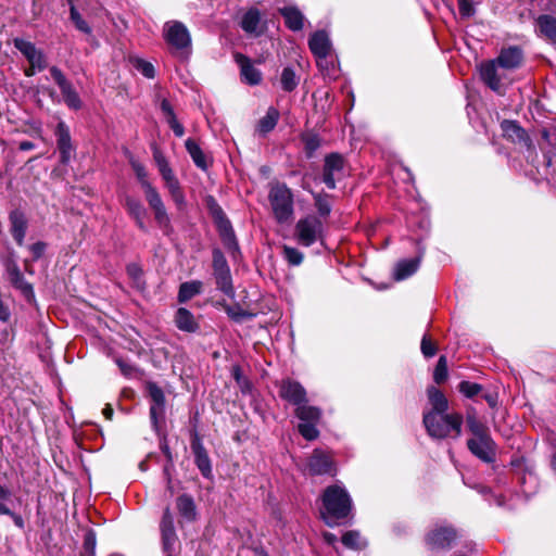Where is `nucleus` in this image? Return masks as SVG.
<instances>
[{
  "label": "nucleus",
  "mask_w": 556,
  "mask_h": 556,
  "mask_svg": "<svg viewBox=\"0 0 556 556\" xmlns=\"http://www.w3.org/2000/svg\"><path fill=\"white\" fill-rule=\"evenodd\" d=\"M321 503L320 515L330 527L337 520L346 518L353 507L350 494L344 486L338 484L326 488L321 496Z\"/></svg>",
  "instance_id": "obj_1"
},
{
  "label": "nucleus",
  "mask_w": 556,
  "mask_h": 556,
  "mask_svg": "<svg viewBox=\"0 0 556 556\" xmlns=\"http://www.w3.org/2000/svg\"><path fill=\"white\" fill-rule=\"evenodd\" d=\"M424 425L433 438L444 439L450 435L458 438L462 433L463 416L458 413L444 415L427 413L424 416Z\"/></svg>",
  "instance_id": "obj_2"
},
{
  "label": "nucleus",
  "mask_w": 556,
  "mask_h": 556,
  "mask_svg": "<svg viewBox=\"0 0 556 556\" xmlns=\"http://www.w3.org/2000/svg\"><path fill=\"white\" fill-rule=\"evenodd\" d=\"M163 37L173 53L188 56L191 53V35L187 26L179 21H168L163 26Z\"/></svg>",
  "instance_id": "obj_3"
},
{
  "label": "nucleus",
  "mask_w": 556,
  "mask_h": 556,
  "mask_svg": "<svg viewBox=\"0 0 556 556\" xmlns=\"http://www.w3.org/2000/svg\"><path fill=\"white\" fill-rule=\"evenodd\" d=\"M273 214L279 224L288 223L293 217V194L285 184H277L269 191Z\"/></svg>",
  "instance_id": "obj_4"
},
{
  "label": "nucleus",
  "mask_w": 556,
  "mask_h": 556,
  "mask_svg": "<svg viewBox=\"0 0 556 556\" xmlns=\"http://www.w3.org/2000/svg\"><path fill=\"white\" fill-rule=\"evenodd\" d=\"M294 239L303 247H311L324 239V225L319 217L307 215L300 218L294 227Z\"/></svg>",
  "instance_id": "obj_5"
},
{
  "label": "nucleus",
  "mask_w": 556,
  "mask_h": 556,
  "mask_svg": "<svg viewBox=\"0 0 556 556\" xmlns=\"http://www.w3.org/2000/svg\"><path fill=\"white\" fill-rule=\"evenodd\" d=\"M457 539L456 530L451 526H438L426 535V544L431 552L448 551Z\"/></svg>",
  "instance_id": "obj_6"
},
{
  "label": "nucleus",
  "mask_w": 556,
  "mask_h": 556,
  "mask_svg": "<svg viewBox=\"0 0 556 556\" xmlns=\"http://www.w3.org/2000/svg\"><path fill=\"white\" fill-rule=\"evenodd\" d=\"M467 447L476 457L484 463H492L495 459L496 445L489 433L469 439Z\"/></svg>",
  "instance_id": "obj_7"
},
{
  "label": "nucleus",
  "mask_w": 556,
  "mask_h": 556,
  "mask_svg": "<svg viewBox=\"0 0 556 556\" xmlns=\"http://www.w3.org/2000/svg\"><path fill=\"white\" fill-rule=\"evenodd\" d=\"M50 73L55 84L59 86L66 105L70 109L79 110L81 108V100L71 81L67 80L62 71L56 66H52Z\"/></svg>",
  "instance_id": "obj_8"
},
{
  "label": "nucleus",
  "mask_w": 556,
  "mask_h": 556,
  "mask_svg": "<svg viewBox=\"0 0 556 556\" xmlns=\"http://www.w3.org/2000/svg\"><path fill=\"white\" fill-rule=\"evenodd\" d=\"M213 269L218 289L230 294L232 292L230 269L225 256L218 250L213 252Z\"/></svg>",
  "instance_id": "obj_9"
},
{
  "label": "nucleus",
  "mask_w": 556,
  "mask_h": 556,
  "mask_svg": "<svg viewBox=\"0 0 556 556\" xmlns=\"http://www.w3.org/2000/svg\"><path fill=\"white\" fill-rule=\"evenodd\" d=\"M344 159L339 153L326 155L323 168V181L329 189L336 188V180L343 175Z\"/></svg>",
  "instance_id": "obj_10"
},
{
  "label": "nucleus",
  "mask_w": 556,
  "mask_h": 556,
  "mask_svg": "<svg viewBox=\"0 0 556 556\" xmlns=\"http://www.w3.org/2000/svg\"><path fill=\"white\" fill-rule=\"evenodd\" d=\"M480 77L482 81L493 91L498 94L504 93V88L502 84V79L504 74L501 72V66L494 60L481 63L480 67Z\"/></svg>",
  "instance_id": "obj_11"
},
{
  "label": "nucleus",
  "mask_w": 556,
  "mask_h": 556,
  "mask_svg": "<svg viewBox=\"0 0 556 556\" xmlns=\"http://www.w3.org/2000/svg\"><path fill=\"white\" fill-rule=\"evenodd\" d=\"M307 470L313 476L332 475L334 469L331 456L321 450H315L307 460Z\"/></svg>",
  "instance_id": "obj_12"
},
{
  "label": "nucleus",
  "mask_w": 556,
  "mask_h": 556,
  "mask_svg": "<svg viewBox=\"0 0 556 556\" xmlns=\"http://www.w3.org/2000/svg\"><path fill=\"white\" fill-rule=\"evenodd\" d=\"M279 395L281 399L298 406L306 402V391L301 383L291 379H285L279 387Z\"/></svg>",
  "instance_id": "obj_13"
},
{
  "label": "nucleus",
  "mask_w": 556,
  "mask_h": 556,
  "mask_svg": "<svg viewBox=\"0 0 556 556\" xmlns=\"http://www.w3.org/2000/svg\"><path fill=\"white\" fill-rule=\"evenodd\" d=\"M308 46L312 53L317 58V65L321 67L331 49L327 33L324 30L314 33L308 40Z\"/></svg>",
  "instance_id": "obj_14"
},
{
  "label": "nucleus",
  "mask_w": 556,
  "mask_h": 556,
  "mask_svg": "<svg viewBox=\"0 0 556 556\" xmlns=\"http://www.w3.org/2000/svg\"><path fill=\"white\" fill-rule=\"evenodd\" d=\"M58 149L61 155V162L67 164L74 153L71 134L67 125L64 122H59L55 128Z\"/></svg>",
  "instance_id": "obj_15"
},
{
  "label": "nucleus",
  "mask_w": 556,
  "mask_h": 556,
  "mask_svg": "<svg viewBox=\"0 0 556 556\" xmlns=\"http://www.w3.org/2000/svg\"><path fill=\"white\" fill-rule=\"evenodd\" d=\"M233 58L240 67V74L243 81L251 86L258 85L262 81V73L252 64L251 60L247 55L237 52Z\"/></svg>",
  "instance_id": "obj_16"
},
{
  "label": "nucleus",
  "mask_w": 556,
  "mask_h": 556,
  "mask_svg": "<svg viewBox=\"0 0 556 556\" xmlns=\"http://www.w3.org/2000/svg\"><path fill=\"white\" fill-rule=\"evenodd\" d=\"M160 529L162 534L163 547L166 552H170L177 541V535L174 527V517L169 507L164 509Z\"/></svg>",
  "instance_id": "obj_17"
},
{
  "label": "nucleus",
  "mask_w": 556,
  "mask_h": 556,
  "mask_svg": "<svg viewBox=\"0 0 556 556\" xmlns=\"http://www.w3.org/2000/svg\"><path fill=\"white\" fill-rule=\"evenodd\" d=\"M191 450L194 455V463H195L197 467L199 468V470L201 471V473L205 478L211 477V475H212L211 460H210L208 454H207L205 447L203 446L202 441L198 434H194V437L191 441Z\"/></svg>",
  "instance_id": "obj_18"
},
{
  "label": "nucleus",
  "mask_w": 556,
  "mask_h": 556,
  "mask_svg": "<svg viewBox=\"0 0 556 556\" xmlns=\"http://www.w3.org/2000/svg\"><path fill=\"white\" fill-rule=\"evenodd\" d=\"M495 61L502 70H515L521 65L523 52L516 46L503 48Z\"/></svg>",
  "instance_id": "obj_19"
},
{
  "label": "nucleus",
  "mask_w": 556,
  "mask_h": 556,
  "mask_svg": "<svg viewBox=\"0 0 556 556\" xmlns=\"http://www.w3.org/2000/svg\"><path fill=\"white\" fill-rule=\"evenodd\" d=\"M535 31L545 40L556 43V17L549 14H542L535 20Z\"/></svg>",
  "instance_id": "obj_20"
},
{
  "label": "nucleus",
  "mask_w": 556,
  "mask_h": 556,
  "mask_svg": "<svg viewBox=\"0 0 556 556\" xmlns=\"http://www.w3.org/2000/svg\"><path fill=\"white\" fill-rule=\"evenodd\" d=\"M212 213H213L219 235L223 238V240L229 245L235 244L236 238H235L233 229L231 227L229 219L224 214L223 210L218 205L215 204V206L212 208Z\"/></svg>",
  "instance_id": "obj_21"
},
{
  "label": "nucleus",
  "mask_w": 556,
  "mask_h": 556,
  "mask_svg": "<svg viewBox=\"0 0 556 556\" xmlns=\"http://www.w3.org/2000/svg\"><path fill=\"white\" fill-rule=\"evenodd\" d=\"M240 26L247 34L260 36L263 31L261 27V12L256 8L249 9L242 15Z\"/></svg>",
  "instance_id": "obj_22"
},
{
  "label": "nucleus",
  "mask_w": 556,
  "mask_h": 556,
  "mask_svg": "<svg viewBox=\"0 0 556 556\" xmlns=\"http://www.w3.org/2000/svg\"><path fill=\"white\" fill-rule=\"evenodd\" d=\"M502 130L514 142L530 144V138L526 130L515 121L505 119L501 124Z\"/></svg>",
  "instance_id": "obj_23"
},
{
  "label": "nucleus",
  "mask_w": 556,
  "mask_h": 556,
  "mask_svg": "<svg viewBox=\"0 0 556 556\" xmlns=\"http://www.w3.org/2000/svg\"><path fill=\"white\" fill-rule=\"evenodd\" d=\"M11 233L18 245H23L27 229V220L21 211H13L10 214Z\"/></svg>",
  "instance_id": "obj_24"
},
{
  "label": "nucleus",
  "mask_w": 556,
  "mask_h": 556,
  "mask_svg": "<svg viewBox=\"0 0 556 556\" xmlns=\"http://www.w3.org/2000/svg\"><path fill=\"white\" fill-rule=\"evenodd\" d=\"M176 508L184 520L188 522L195 521L198 514L192 496L188 494L179 495L176 500Z\"/></svg>",
  "instance_id": "obj_25"
},
{
  "label": "nucleus",
  "mask_w": 556,
  "mask_h": 556,
  "mask_svg": "<svg viewBox=\"0 0 556 556\" xmlns=\"http://www.w3.org/2000/svg\"><path fill=\"white\" fill-rule=\"evenodd\" d=\"M125 207L128 214L135 219L137 226L142 230L147 231V226L144 223V218L147 216V211L141 202L132 197H126L125 199Z\"/></svg>",
  "instance_id": "obj_26"
},
{
  "label": "nucleus",
  "mask_w": 556,
  "mask_h": 556,
  "mask_svg": "<svg viewBox=\"0 0 556 556\" xmlns=\"http://www.w3.org/2000/svg\"><path fill=\"white\" fill-rule=\"evenodd\" d=\"M175 324L179 330L186 332H194L199 328L192 313L184 307L178 308L176 312Z\"/></svg>",
  "instance_id": "obj_27"
},
{
  "label": "nucleus",
  "mask_w": 556,
  "mask_h": 556,
  "mask_svg": "<svg viewBox=\"0 0 556 556\" xmlns=\"http://www.w3.org/2000/svg\"><path fill=\"white\" fill-rule=\"evenodd\" d=\"M429 402L432 406L430 413H438L440 415L447 414L448 401L446 396L435 387H430L427 390Z\"/></svg>",
  "instance_id": "obj_28"
},
{
  "label": "nucleus",
  "mask_w": 556,
  "mask_h": 556,
  "mask_svg": "<svg viewBox=\"0 0 556 556\" xmlns=\"http://www.w3.org/2000/svg\"><path fill=\"white\" fill-rule=\"evenodd\" d=\"M280 14L285 18L287 27L293 31L301 30L303 28V14L294 7H286L279 10Z\"/></svg>",
  "instance_id": "obj_29"
},
{
  "label": "nucleus",
  "mask_w": 556,
  "mask_h": 556,
  "mask_svg": "<svg viewBox=\"0 0 556 556\" xmlns=\"http://www.w3.org/2000/svg\"><path fill=\"white\" fill-rule=\"evenodd\" d=\"M420 264V256L412 260H404L396 264L394 269L395 280H404L412 276L418 269Z\"/></svg>",
  "instance_id": "obj_30"
},
{
  "label": "nucleus",
  "mask_w": 556,
  "mask_h": 556,
  "mask_svg": "<svg viewBox=\"0 0 556 556\" xmlns=\"http://www.w3.org/2000/svg\"><path fill=\"white\" fill-rule=\"evenodd\" d=\"M8 274L11 283L16 289H20L26 295L33 294V287L24 279V276L16 264L8 266Z\"/></svg>",
  "instance_id": "obj_31"
},
{
  "label": "nucleus",
  "mask_w": 556,
  "mask_h": 556,
  "mask_svg": "<svg viewBox=\"0 0 556 556\" xmlns=\"http://www.w3.org/2000/svg\"><path fill=\"white\" fill-rule=\"evenodd\" d=\"M203 283L199 280L182 282L178 291V302L186 303L202 291Z\"/></svg>",
  "instance_id": "obj_32"
},
{
  "label": "nucleus",
  "mask_w": 556,
  "mask_h": 556,
  "mask_svg": "<svg viewBox=\"0 0 556 556\" xmlns=\"http://www.w3.org/2000/svg\"><path fill=\"white\" fill-rule=\"evenodd\" d=\"M185 146L194 164L201 169H206L208 162L200 146L190 138L186 140Z\"/></svg>",
  "instance_id": "obj_33"
},
{
  "label": "nucleus",
  "mask_w": 556,
  "mask_h": 556,
  "mask_svg": "<svg viewBox=\"0 0 556 556\" xmlns=\"http://www.w3.org/2000/svg\"><path fill=\"white\" fill-rule=\"evenodd\" d=\"M278 119H279L278 110H276L275 108H269L266 112V115L260 119L256 130L261 135H266L276 127Z\"/></svg>",
  "instance_id": "obj_34"
},
{
  "label": "nucleus",
  "mask_w": 556,
  "mask_h": 556,
  "mask_svg": "<svg viewBox=\"0 0 556 556\" xmlns=\"http://www.w3.org/2000/svg\"><path fill=\"white\" fill-rule=\"evenodd\" d=\"M295 415L303 422H318L321 416L319 408L309 406L306 402L296 406Z\"/></svg>",
  "instance_id": "obj_35"
},
{
  "label": "nucleus",
  "mask_w": 556,
  "mask_h": 556,
  "mask_svg": "<svg viewBox=\"0 0 556 556\" xmlns=\"http://www.w3.org/2000/svg\"><path fill=\"white\" fill-rule=\"evenodd\" d=\"M343 545L351 549H363L367 546V541L356 530L346 531L341 539Z\"/></svg>",
  "instance_id": "obj_36"
},
{
  "label": "nucleus",
  "mask_w": 556,
  "mask_h": 556,
  "mask_svg": "<svg viewBox=\"0 0 556 556\" xmlns=\"http://www.w3.org/2000/svg\"><path fill=\"white\" fill-rule=\"evenodd\" d=\"M466 422L469 431L473 434V438L489 433L488 427L483 422L478 420L476 412L473 409L467 412Z\"/></svg>",
  "instance_id": "obj_37"
},
{
  "label": "nucleus",
  "mask_w": 556,
  "mask_h": 556,
  "mask_svg": "<svg viewBox=\"0 0 556 556\" xmlns=\"http://www.w3.org/2000/svg\"><path fill=\"white\" fill-rule=\"evenodd\" d=\"M280 84L281 88L287 92H291L298 87L299 77L292 67L287 66L282 70Z\"/></svg>",
  "instance_id": "obj_38"
},
{
  "label": "nucleus",
  "mask_w": 556,
  "mask_h": 556,
  "mask_svg": "<svg viewBox=\"0 0 556 556\" xmlns=\"http://www.w3.org/2000/svg\"><path fill=\"white\" fill-rule=\"evenodd\" d=\"M165 186L177 207L181 210L186 205V200L178 179L168 181Z\"/></svg>",
  "instance_id": "obj_39"
},
{
  "label": "nucleus",
  "mask_w": 556,
  "mask_h": 556,
  "mask_svg": "<svg viewBox=\"0 0 556 556\" xmlns=\"http://www.w3.org/2000/svg\"><path fill=\"white\" fill-rule=\"evenodd\" d=\"M307 157H312L320 147V139L316 134L305 132L301 136Z\"/></svg>",
  "instance_id": "obj_40"
},
{
  "label": "nucleus",
  "mask_w": 556,
  "mask_h": 556,
  "mask_svg": "<svg viewBox=\"0 0 556 556\" xmlns=\"http://www.w3.org/2000/svg\"><path fill=\"white\" fill-rule=\"evenodd\" d=\"M315 207L320 217H327L331 212V204L328 195L324 193L314 194Z\"/></svg>",
  "instance_id": "obj_41"
},
{
  "label": "nucleus",
  "mask_w": 556,
  "mask_h": 556,
  "mask_svg": "<svg viewBox=\"0 0 556 556\" xmlns=\"http://www.w3.org/2000/svg\"><path fill=\"white\" fill-rule=\"evenodd\" d=\"M71 13V21L74 23L75 27L87 35H91V27L88 25V23L83 18V16L79 14V12L76 10V8L71 4L70 8Z\"/></svg>",
  "instance_id": "obj_42"
},
{
  "label": "nucleus",
  "mask_w": 556,
  "mask_h": 556,
  "mask_svg": "<svg viewBox=\"0 0 556 556\" xmlns=\"http://www.w3.org/2000/svg\"><path fill=\"white\" fill-rule=\"evenodd\" d=\"M283 257L292 266H299L304 258L303 253L296 248L285 245L282 249Z\"/></svg>",
  "instance_id": "obj_43"
},
{
  "label": "nucleus",
  "mask_w": 556,
  "mask_h": 556,
  "mask_svg": "<svg viewBox=\"0 0 556 556\" xmlns=\"http://www.w3.org/2000/svg\"><path fill=\"white\" fill-rule=\"evenodd\" d=\"M143 191H144L146 200L152 210L164 205L160 193L151 184H147Z\"/></svg>",
  "instance_id": "obj_44"
},
{
  "label": "nucleus",
  "mask_w": 556,
  "mask_h": 556,
  "mask_svg": "<svg viewBox=\"0 0 556 556\" xmlns=\"http://www.w3.org/2000/svg\"><path fill=\"white\" fill-rule=\"evenodd\" d=\"M447 379V359L444 355L440 356L433 371V380L440 384Z\"/></svg>",
  "instance_id": "obj_45"
},
{
  "label": "nucleus",
  "mask_w": 556,
  "mask_h": 556,
  "mask_svg": "<svg viewBox=\"0 0 556 556\" xmlns=\"http://www.w3.org/2000/svg\"><path fill=\"white\" fill-rule=\"evenodd\" d=\"M165 405H151L150 418L154 430L159 431L160 425L164 421Z\"/></svg>",
  "instance_id": "obj_46"
},
{
  "label": "nucleus",
  "mask_w": 556,
  "mask_h": 556,
  "mask_svg": "<svg viewBox=\"0 0 556 556\" xmlns=\"http://www.w3.org/2000/svg\"><path fill=\"white\" fill-rule=\"evenodd\" d=\"M154 218L157 225L165 231L170 229V219L166 212L165 205L153 208Z\"/></svg>",
  "instance_id": "obj_47"
},
{
  "label": "nucleus",
  "mask_w": 556,
  "mask_h": 556,
  "mask_svg": "<svg viewBox=\"0 0 556 556\" xmlns=\"http://www.w3.org/2000/svg\"><path fill=\"white\" fill-rule=\"evenodd\" d=\"M316 424L317 422H301L298 427L299 432L304 439L313 441L317 439L319 434V431L316 428Z\"/></svg>",
  "instance_id": "obj_48"
},
{
  "label": "nucleus",
  "mask_w": 556,
  "mask_h": 556,
  "mask_svg": "<svg viewBox=\"0 0 556 556\" xmlns=\"http://www.w3.org/2000/svg\"><path fill=\"white\" fill-rule=\"evenodd\" d=\"M458 390L466 397L471 399L481 392L482 387L479 383L462 381L458 386Z\"/></svg>",
  "instance_id": "obj_49"
},
{
  "label": "nucleus",
  "mask_w": 556,
  "mask_h": 556,
  "mask_svg": "<svg viewBox=\"0 0 556 556\" xmlns=\"http://www.w3.org/2000/svg\"><path fill=\"white\" fill-rule=\"evenodd\" d=\"M148 390L152 400V405H165V395L160 387L155 383H149Z\"/></svg>",
  "instance_id": "obj_50"
},
{
  "label": "nucleus",
  "mask_w": 556,
  "mask_h": 556,
  "mask_svg": "<svg viewBox=\"0 0 556 556\" xmlns=\"http://www.w3.org/2000/svg\"><path fill=\"white\" fill-rule=\"evenodd\" d=\"M231 375L243 392L250 390V388H251L250 382L243 376L240 366H238V365L233 366L231 369Z\"/></svg>",
  "instance_id": "obj_51"
},
{
  "label": "nucleus",
  "mask_w": 556,
  "mask_h": 556,
  "mask_svg": "<svg viewBox=\"0 0 556 556\" xmlns=\"http://www.w3.org/2000/svg\"><path fill=\"white\" fill-rule=\"evenodd\" d=\"M15 47L25 55L26 59L31 58V55L38 50L34 43L23 40L15 39Z\"/></svg>",
  "instance_id": "obj_52"
},
{
  "label": "nucleus",
  "mask_w": 556,
  "mask_h": 556,
  "mask_svg": "<svg viewBox=\"0 0 556 556\" xmlns=\"http://www.w3.org/2000/svg\"><path fill=\"white\" fill-rule=\"evenodd\" d=\"M457 5L462 18H469L476 13V9L470 0H457Z\"/></svg>",
  "instance_id": "obj_53"
},
{
  "label": "nucleus",
  "mask_w": 556,
  "mask_h": 556,
  "mask_svg": "<svg viewBox=\"0 0 556 556\" xmlns=\"http://www.w3.org/2000/svg\"><path fill=\"white\" fill-rule=\"evenodd\" d=\"M131 166H132V169L140 182L142 189H144L147 184H150V181L148 180V174H147L144 166L141 163L136 162V161L131 162Z\"/></svg>",
  "instance_id": "obj_54"
},
{
  "label": "nucleus",
  "mask_w": 556,
  "mask_h": 556,
  "mask_svg": "<svg viewBox=\"0 0 556 556\" xmlns=\"http://www.w3.org/2000/svg\"><path fill=\"white\" fill-rule=\"evenodd\" d=\"M136 68L147 78H153L155 75L154 66L144 60H138Z\"/></svg>",
  "instance_id": "obj_55"
},
{
  "label": "nucleus",
  "mask_w": 556,
  "mask_h": 556,
  "mask_svg": "<svg viewBox=\"0 0 556 556\" xmlns=\"http://www.w3.org/2000/svg\"><path fill=\"white\" fill-rule=\"evenodd\" d=\"M420 349H421L422 354L426 357H432L437 353V348H435L434 343H432V341L429 339L428 336L422 337Z\"/></svg>",
  "instance_id": "obj_56"
},
{
  "label": "nucleus",
  "mask_w": 556,
  "mask_h": 556,
  "mask_svg": "<svg viewBox=\"0 0 556 556\" xmlns=\"http://www.w3.org/2000/svg\"><path fill=\"white\" fill-rule=\"evenodd\" d=\"M30 65L37 67L38 71H42L47 66L46 58L40 50H37L31 58L27 59Z\"/></svg>",
  "instance_id": "obj_57"
},
{
  "label": "nucleus",
  "mask_w": 556,
  "mask_h": 556,
  "mask_svg": "<svg viewBox=\"0 0 556 556\" xmlns=\"http://www.w3.org/2000/svg\"><path fill=\"white\" fill-rule=\"evenodd\" d=\"M84 551L89 553L90 556H94L96 551V534L89 531L84 539Z\"/></svg>",
  "instance_id": "obj_58"
},
{
  "label": "nucleus",
  "mask_w": 556,
  "mask_h": 556,
  "mask_svg": "<svg viewBox=\"0 0 556 556\" xmlns=\"http://www.w3.org/2000/svg\"><path fill=\"white\" fill-rule=\"evenodd\" d=\"M116 364L119 367L122 374L126 377L132 376L135 367L122 358L116 359Z\"/></svg>",
  "instance_id": "obj_59"
},
{
  "label": "nucleus",
  "mask_w": 556,
  "mask_h": 556,
  "mask_svg": "<svg viewBox=\"0 0 556 556\" xmlns=\"http://www.w3.org/2000/svg\"><path fill=\"white\" fill-rule=\"evenodd\" d=\"M169 125V127L172 128V130L174 131L175 136L177 137H182L184 134H185V128L184 126L177 121L176 117H172V119L169 121H166Z\"/></svg>",
  "instance_id": "obj_60"
},
{
  "label": "nucleus",
  "mask_w": 556,
  "mask_h": 556,
  "mask_svg": "<svg viewBox=\"0 0 556 556\" xmlns=\"http://www.w3.org/2000/svg\"><path fill=\"white\" fill-rule=\"evenodd\" d=\"M161 110H162L163 114L165 115L166 121L172 119V117H176L173 106L170 105L168 100H166V99L162 100Z\"/></svg>",
  "instance_id": "obj_61"
},
{
  "label": "nucleus",
  "mask_w": 556,
  "mask_h": 556,
  "mask_svg": "<svg viewBox=\"0 0 556 556\" xmlns=\"http://www.w3.org/2000/svg\"><path fill=\"white\" fill-rule=\"evenodd\" d=\"M154 160H155V163L157 165L160 173L169 167L168 162L166 161L165 156L160 151L154 152Z\"/></svg>",
  "instance_id": "obj_62"
},
{
  "label": "nucleus",
  "mask_w": 556,
  "mask_h": 556,
  "mask_svg": "<svg viewBox=\"0 0 556 556\" xmlns=\"http://www.w3.org/2000/svg\"><path fill=\"white\" fill-rule=\"evenodd\" d=\"M30 252L33 253V256L35 260H38L39 257L42 256L45 250H46V244L43 242H36L34 244L30 245Z\"/></svg>",
  "instance_id": "obj_63"
},
{
  "label": "nucleus",
  "mask_w": 556,
  "mask_h": 556,
  "mask_svg": "<svg viewBox=\"0 0 556 556\" xmlns=\"http://www.w3.org/2000/svg\"><path fill=\"white\" fill-rule=\"evenodd\" d=\"M126 269L129 277L134 280H138L141 277L142 270L137 264H129Z\"/></svg>",
  "instance_id": "obj_64"
}]
</instances>
